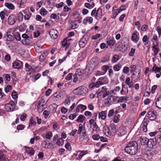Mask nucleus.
<instances>
[{
	"instance_id": "1",
	"label": "nucleus",
	"mask_w": 161,
	"mask_h": 161,
	"mask_svg": "<svg viewBox=\"0 0 161 161\" xmlns=\"http://www.w3.org/2000/svg\"><path fill=\"white\" fill-rule=\"evenodd\" d=\"M138 145L136 141H131L129 142L125 148V152L130 155L136 154L137 152Z\"/></svg>"
},
{
	"instance_id": "2",
	"label": "nucleus",
	"mask_w": 161,
	"mask_h": 161,
	"mask_svg": "<svg viewBox=\"0 0 161 161\" xmlns=\"http://www.w3.org/2000/svg\"><path fill=\"white\" fill-rule=\"evenodd\" d=\"M86 87L80 86L74 90L73 92L76 95L84 96L86 95Z\"/></svg>"
},
{
	"instance_id": "3",
	"label": "nucleus",
	"mask_w": 161,
	"mask_h": 161,
	"mask_svg": "<svg viewBox=\"0 0 161 161\" xmlns=\"http://www.w3.org/2000/svg\"><path fill=\"white\" fill-rule=\"evenodd\" d=\"M5 107L7 111H12L15 108L14 102L13 101H10L9 103L5 105Z\"/></svg>"
},
{
	"instance_id": "4",
	"label": "nucleus",
	"mask_w": 161,
	"mask_h": 161,
	"mask_svg": "<svg viewBox=\"0 0 161 161\" xmlns=\"http://www.w3.org/2000/svg\"><path fill=\"white\" fill-rule=\"evenodd\" d=\"M17 20L16 17L14 15H10L8 18V23L10 25H13L16 22Z\"/></svg>"
},
{
	"instance_id": "5",
	"label": "nucleus",
	"mask_w": 161,
	"mask_h": 161,
	"mask_svg": "<svg viewBox=\"0 0 161 161\" xmlns=\"http://www.w3.org/2000/svg\"><path fill=\"white\" fill-rule=\"evenodd\" d=\"M50 36L53 39H56L58 36V32L55 29H51L49 32Z\"/></svg>"
},
{
	"instance_id": "6",
	"label": "nucleus",
	"mask_w": 161,
	"mask_h": 161,
	"mask_svg": "<svg viewBox=\"0 0 161 161\" xmlns=\"http://www.w3.org/2000/svg\"><path fill=\"white\" fill-rule=\"evenodd\" d=\"M155 43L156 44L153 43V46L152 47V50L153 52L154 55L155 56L159 52L158 43L157 42H155Z\"/></svg>"
},
{
	"instance_id": "7",
	"label": "nucleus",
	"mask_w": 161,
	"mask_h": 161,
	"mask_svg": "<svg viewBox=\"0 0 161 161\" xmlns=\"http://www.w3.org/2000/svg\"><path fill=\"white\" fill-rule=\"evenodd\" d=\"M157 142V138L155 139H151L149 140H148L147 145L148 147L152 148L156 145Z\"/></svg>"
},
{
	"instance_id": "8",
	"label": "nucleus",
	"mask_w": 161,
	"mask_h": 161,
	"mask_svg": "<svg viewBox=\"0 0 161 161\" xmlns=\"http://www.w3.org/2000/svg\"><path fill=\"white\" fill-rule=\"evenodd\" d=\"M148 122L149 121L147 119L145 118L142 124L143 130L145 132H146L147 131V126Z\"/></svg>"
},
{
	"instance_id": "9",
	"label": "nucleus",
	"mask_w": 161,
	"mask_h": 161,
	"mask_svg": "<svg viewBox=\"0 0 161 161\" xmlns=\"http://www.w3.org/2000/svg\"><path fill=\"white\" fill-rule=\"evenodd\" d=\"M126 133V131L122 127L119 128L116 132V134L119 136L124 135Z\"/></svg>"
},
{
	"instance_id": "10",
	"label": "nucleus",
	"mask_w": 161,
	"mask_h": 161,
	"mask_svg": "<svg viewBox=\"0 0 161 161\" xmlns=\"http://www.w3.org/2000/svg\"><path fill=\"white\" fill-rule=\"evenodd\" d=\"M102 15V9L100 8H99L97 11L96 14L95 15V18L96 19L99 20L101 18Z\"/></svg>"
},
{
	"instance_id": "11",
	"label": "nucleus",
	"mask_w": 161,
	"mask_h": 161,
	"mask_svg": "<svg viewBox=\"0 0 161 161\" xmlns=\"http://www.w3.org/2000/svg\"><path fill=\"white\" fill-rule=\"evenodd\" d=\"M103 131L105 135L107 136L111 135V132L108 127L107 126H105L103 128Z\"/></svg>"
},
{
	"instance_id": "12",
	"label": "nucleus",
	"mask_w": 161,
	"mask_h": 161,
	"mask_svg": "<svg viewBox=\"0 0 161 161\" xmlns=\"http://www.w3.org/2000/svg\"><path fill=\"white\" fill-rule=\"evenodd\" d=\"M25 147L26 148V152L27 154L31 156L34 155L35 151L32 148L26 146Z\"/></svg>"
},
{
	"instance_id": "13",
	"label": "nucleus",
	"mask_w": 161,
	"mask_h": 161,
	"mask_svg": "<svg viewBox=\"0 0 161 161\" xmlns=\"http://www.w3.org/2000/svg\"><path fill=\"white\" fill-rule=\"evenodd\" d=\"M25 69L26 71H28L30 74L34 72L35 71L34 69L32 68L30 65L26 63L25 64Z\"/></svg>"
},
{
	"instance_id": "14",
	"label": "nucleus",
	"mask_w": 161,
	"mask_h": 161,
	"mask_svg": "<svg viewBox=\"0 0 161 161\" xmlns=\"http://www.w3.org/2000/svg\"><path fill=\"white\" fill-rule=\"evenodd\" d=\"M86 107L82 104H79L77 105L76 108V112H79L80 109H81L82 111L86 110Z\"/></svg>"
},
{
	"instance_id": "15",
	"label": "nucleus",
	"mask_w": 161,
	"mask_h": 161,
	"mask_svg": "<svg viewBox=\"0 0 161 161\" xmlns=\"http://www.w3.org/2000/svg\"><path fill=\"white\" fill-rule=\"evenodd\" d=\"M93 21V18L91 17H87L84 19L83 21V23L85 24H86L87 22L91 24Z\"/></svg>"
},
{
	"instance_id": "16",
	"label": "nucleus",
	"mask_w": 161,
	"mask_h": 161,
	"mask_svg": "<svg viewBox=\"0 0 161 161\" xmlns=\"http://www.w3.org/2000/svg\"><path fill=\"white\" fill-rule=\"evenodd\" d=\"M22 37L24 38L22 41V43L25 45H28V43L26 41L29 40V39H28L29 38V36L27 34H24L22 35Z\"/></svg>"
},
{
	"instance_id": "17",
	"label": "nucleus",
	"mask_w": 161,
	"mask_h": 161,
	"mask_svg": "<svg viewBox=\"0 0 161 161\" xmlns=\"http://www.w3.org/2000/svg\"><path fill=\"white\" fill-rule=\"evenodd\" d=\"M122 89L120 92L121 94L122 95H125L127 94L128 91L127 87L125 85H122Z\"/></svg>"
},
{
	"instance_id": "18",
	"label": "nucleus",
	"mask_w": 161,
	"mask_h": 161,
	"mask_svg": "<svg viewBox=\"0 0 161 161\" xmlns=\"http://www.w3.org/2000/svg\"><path fill=\"white\" fill-rule=\"evenodd\" d=\"M44 100L42 99L41 100V101H39L38 103L37 107L38 108V110L39 112H42L45 108L43 107L44 104H42V102Z\"/></svg>"
},
{
	"instance_id": "19",
	"label": "nucleus",
	"mask_w": 161,
	"mask_h": 161,
	"mask_svg": "<svg viewBox=\"0 0 161 161\" xmlns=\"http://www.w3.org/2000/svg\"><path fill=\"white\" fill-rule=\"evenodd\" d=\"M140 141L141 144L144 145L147 144L148 139L145 137L142 136L140 137Z\"/></svg>"
},
{
	"instance_id": "20",
	"label": "nucleus",
	"mask_w": 161,
	"mask_h": 161,
	"mask_svg": "<svg viewBox=\"0 0 161 161\" xmlns=\"http://www.w3.org/2000/svg\"><path fill=\"white\" fill-rule=\"evenodd\" d=\"M111 97H108V98L105 99L104 103L108 106H109L112 104Z\"/></svg>"
},
{
	"instance_id": "21",
	"label": "nucleus",
	"mask_w": 161,
	"mask_h": 161,
	"mask_svg": "<svg viewBox=\"0 0 161 161\" xmlns=\"http://www.w3.org/2000/svg\"><path fill=\"white\" fill-rule=\"evenodd\" d=\"M23 12L25 14L24 15V19L25 20H28L31 16V14L29 11H23Z\"/></svg>"
},
{
	"instance_id": "22",
	"label": "nucleus",
	"mask_w": 161,
	"mask_h": 161,
	"mask_svg": "<svg viewBox=\"0 0 161 161\" xmlns=\"http://www.w3.org/2000/svg\"><path fill=\"white\" fill-rule=\"evenodd\" d=\"M98 79L102 85L107 84L108 82V79L106 77H101L99 78Z\"/></svg>"
},
{
	"instance_id": "23",
	"label": "nucleus",
	"mask_w": 161,
	"mask_h": 161,
	"mask_svg": "<svg viewBox=\"0 0 161 161\" xmlns=\"http://www.w3.org/2000/svg\"><path fill=\"white\" fill-rule=\"evenodd\" d=\"M155 104L157 108L161 109V96L157 98Z\"/></svg>"
},
{
	"instance_id": "24",
	"label": "nucleus",
	"mask_w": 161,
	"mask_h": 161,
	"mask_svg": "<svg viewBox=\"0 0 161 161\" xmlns=\"http://www.w3.org/2000/svg\"><path fill=\"white\" fill-rule=\"evenodd\" d=\"M8 158H6L3 152L0 151V161H8Z\"/></svg>"
},
{
	"instance_id": "25",
	"label": "nucleus",
	"mask_w": 161,
	"mask_h": 161,
	"mask_svg": "<svg viewBox=\"0 0 161 161\" xmlns=\"http://www.w3.org/2000/svg\"><path fill=\"white\" fill-rule=\"evenodd\" d=\"M5 6L11 10H14L15 9L14 5L12 3H5Z\"/></svg>"
},
{
	"instance_id": "26",
	"label": "nucleus",
	"mask_w": 161,
	"mask_h": 161,
	"mask_svg": "<svg viewBox=\"0 0 161 161\" xmlns=\"http://www.w3.org/2000/svg\"><path fill=\"white\" fill-rule=\"evenodd\" d=\"M106 112L102 111L99 114V117L103 119H105L106 118Z\"/></svg>"
},
{
	"instance_id": "27",
	"label": "nucleus",
	"mask_w": 161,
	"mask_h": 161,
	"mask_svg": "<svg viewBox=\"0 0 161 161\" xmlns=\"http://www.w3.org/2000/svg\"><path fill=\"white\" fill-rule=\"evenodd\" d=\"M87 41L86 40L82 39L79 42V45L80 47H83L86 45Z\"/></svg>"
},
{
	"instance_id": "28",
	"label": "nucleus",
	"mask_w": 161,
	"mask_h": 161,
	"mask_svg": "<svg viewBox=\"0 0 161 161\" xmlns=\"http://www.w3.org/2000/svg\"><path fill=\"white\" fill-rule=\"evenodd\" d=\"M86 117L84 116L81 114L78 116L77 119L76 120V121L79 122L83 123Z\"/></svg>"
},
{
	"instance_id": "29",
	"label": "nucleus",
	"mask_w": 161,
	"mask_h": 161,
	"mask_svg": "<svg viewBox=\"0 0 161 161\" xmlns=\"http://www.w3.org/2000/svg\"><path fill=\"white\" fill-rule=\"evenodd\" d=\"M36 124V122L35 119L32 117H31L29 120V126H34Z\"/></svg>"
},
{
	"instance_id": "30",
	"label": "nucleus",
	"mask_w": 161,
	"mask_h": 161,
	"mask_svg": "<svg viewBox=\"0 0 161 161\" xmlns=\"http://www.w3.org/2000/svg\"><path fill=\"white\" fill-rule=\"evenodd\" d=\"M85 130V127H83L82 125L80 124L79 125V127L77 131V134H80L81 132Z\"/></svg>"
},
{
	"instance_id": "31",
	"label": "nucleus",
	"mask_w": 161,
	"mask_h": 161,
	"mask_svg": "<svg viewBox=\"0 0 161 161\" xmlns=\"http://www.w3.org/2000/svg\"><path fill=\"white\" fill-rule=\"evenodd\" d=\"M91 127H92V130L93 131H96L97 132L99 130V128L97 125L96 123H95V124L91 126Z\"/></svg>"
},
{
	"instance_id": "32",
	"label": "nucleus",
	"mask_w": 161,
	"mask_h": 161,
	"mask_svg": "<svg viewBox=\"0 0 161 161\" xmlns=\"http://www.w3.org/2000/svg\"><path fill=\"white\" fill-rule=\"evenodd\" d=\"M79 152H80L79 155V158L80 159H81V158H82L86 154L88 153V152L87 151H79Z\"/></svg>"
},
{
	"instance_id": "33",
	"label": "nucleus",
	"mask_w": 161,
	"mask_h": 161,
	"mask_svg": "<svg viewBox=\"0 0 161 161\" xmlns=\"http://www.w3.org/2000/svg\"><path fill=\"white\" fill-rule=\"evenodd\" d=\"M115 42V41L114 38H112L109 40L107 41V43L109 46H113Z\"/></svg>"
},
{
	"instance_id": "34",
	"label": "nucleus",
	"mask_w": 161,
	"mask_h": 161,
	"mask_svg": "<svg viewBox=\"0 0 161 161\" xmlns=\"http://www.w3.org/2000/svg\"><path fill=\"white\" fill-rule=\"evenodd\" d=\"M64 141V140L62 138H60L58 139L56 143L59 146H61L63 144Z\"/></svg>"
},
{
	"instance_id": "35",
	"label": "nucleus",
	"mask_w": 161,
	"mask_h": 161,
	"mask_svg": "<svg viewBox=\"0 0 161 161\" xmlns=\"http://www.w3.org/2000/svg\"><path fill=\"white\" fill-rule=\"evenodd\" d=\"M131 39L133 42H137L139 40V39L137 38V35L135 33L132 34Z\"/></svg>"
},
{
	"instance_id": "36",
	"label": "nucleus",
	"mask_w": 161,
	"mask_h": 161,
	"mask_svg": "<svg viewBox=\"0 0 161 161\" xmlns=\"http://www.w3.org/2000/svg\"><path fill=\"white\" fill-rule=\"evenodd\" d=\"M20 64L17 62H15L13 64V66L15 69H18L20 67Z\"/></svg>"
},
{
	"instance_id": "37",
	"label": "nucleus",
	"mask_w": 161,
	"mask_h": 161,
	"mask_svg": "<svg viewBox=\"0 0 161 161\" xmlns=\"http://www.w3.org/2000/svg\"><path fill=\"white\" fill-rule=\"evenodd\" d=\"M5 13L3 11H2L0 12V17L2 20V23H3L5 17Z\"/></svg>"
},
{
	"instance_id": "38",
	"label": "nucleus",
	"mask_w": 161,
	"mask_h": 161,
	"mask_svg": "<svg viewBox=\"0 0 161 161\" xmlns=\"http://www.w3.org/2000/svg\"><path fill=\"white\" fill-rule=\"evenodd\" d=\"M14 37L17 40L19 41L21 39L20 34L18 32H15L14 34Z\"/></svg>"
},
{
	"instance_id": "39",
	"label": "nucleus",
	"mask_w": 161,
	"mask_h": 161,
	"mask_svg": "<svg viewBox=\"0 0 161 161\" xmlns=\"http://www.w3.org/2000/svg\"><path fill=\"white\" fill-rule=\"evenodd\" d=\"M78 25L77 24V22L75 21L71 23V28L72 29H75L77 28Z\"/></svg>"
},
{
	"instance_id": "40",
	"label": "nucleus",
	"mask_w": 161,
	"mask_h": 161,
	"mask_svg": "<svg viewBox=\"0 0 161 161\" xmlns=\"http://www.w3.org/2000/svg\"><path fill=\"white\" fill-rule=\"evenodd\" d=\"M102 85L101 83L99 81V80H98V81L96 82L95 83H93L92 85L93 88L95 87L97 88L99 87L100 85Z\"/></svg>"
},
{
	"instance_id": "41",
	"label": "nucleus",
	"mask_w": 161,
	"mask_h": 161,
	"mask_svg": "<svg viewBox=\"0 0 161 161\" xmlns=\"http://www.w3.org/2000/svg\"><path fill=\"white\" fill-rule=\"evenodd\" d=\"M121 67V65L118 64L117 65H114L113 67L114 70L116 71H119Z\"/></svg>"
},
{
	"instance_id": "42",
	"label": "nucleus",
	"mask_w": 161,
	"mask_h": 161,
	"mask_svg": "<svg viewBox=\"0 0 161 161\" xmlns=\"http://www.w3.org/2000/svg\"><path fill=\"white\" fill-rule=\"evenodd\" d=\"M47 11L44 8H42L40 11V14L41 15L44 16L47 13Z\"/></svg>"
},
{
	"instance_id": "43",
	"label": "nucleus",
	"mask_w": 161,
	"mask_h": 161,
	"mask_svg": "<svg viewBox=\"0 0 161 161\" xmlns=\"http://www.w3.org/2000/svg\"><path fill=\"white\" fill-rule=\"evenodd\" d=\"M119 59V56L117 55H115L112 58V62L114 63L117 62Z\"/></svg>"
},
{
	"instance_id": "44",
	"label": "nucleus",
	"mask_w": 161,
	"mask_h": 161,
	"mask_svg": "<svg viewBox=\"0 0 161 161\" xmlns=\"http://www.w3.org/2000/svg\"><path fill=\"white\" fill-rule=\"evenodd\" d=\"M118 98L119 102H123L127 100V97L122 96L118 97Z\"/></svg>"
},
{
	"instance_id": "45",
	"label": "nucleus",
	"mask_w": 161,
	"mask_h": 161,
	"mask_svg": "<svg viewBox=\"0 0 161 161\" xmlns=\"http://www.w3.org/2000/svg\"><path fill=\"white\" fill-rule=\"evenodd\" d=\"M7 38L6 39V41H12L14 40V36L10 34L7 35Z\"/></svg>"
},
{
	"instance_id": "46",
	"label": "nucleus",
	"mask_w": 161,
	"mask_h": 161,
	"mask_svg": "<svg viewBox=\"0 0 161 161\" xmlns=\"http://www.w3.org/2000/svg\"><path fill=\"white\" fill-rule=\"evenodd\" d=\"M80 137L84 139H85L88 137L86 134V130H84V131L82 133L80 136Z\"/></svg>"
},
{
	"instance_id": "47",
	"label": "nucleus",
	"mask_w": 161,
	"mask_h": 161,
	"mask_svg": "<svg viewBox=\"0 0 161 161\" xmlns=\"http://www.w3.org/2000/svg\"><path fill=\"white\" fill-rule=\"evenodd\" d=\"M157 142L159 145L161 146V133L157 136Z\"/></svg>"
},
{
	"instance_id": "48",
	"label": "nucleus",
	"mask_w": 161,
	"mask_h": 161,
	"mask_svg": "<svg viewBox=\"0 0 161 161\" xmlns=\"http://www.w3.org/2000/svg\"><path fill=\"white\" fill-rule=\"evenodd\" d=\"M109 68V66L108 65H106L103 66L101 68V69L104 71L103 73L104 74L107 71V69Z\"/></svg>"
},
{
	"instance_id": "49",
	"label": "nucleus",
	"mask_w": 161,
	"mask_h": 161,
	"mask_svg": "<svg viewBox=\"0 0 161 161\" xmlns=\"http://www.w3.org/2000/svg\"><path fill=\"white\" fill-rule=\"evenodd\" d=\"M130 72H133L136 69V66L135 65H132L130 66Z\"/></svg>"
},
{
	"instance_id": "50",
	"label": "nucleus",
	"mask_w": 161,
	"mask_h": 161,
	"mask_svg": "<svg viewBox=\"0 0 161 161\" xmlns=\"http://www.w3.org/2000/svg\"><path fill=\"white\" fill-rule=\"evenodd\" d=\"M80 76L79 75L77 74L76 73L74 75H73L74 77V80L73 82L74 83L76 82L78 80V77Z\"/></svg>"
},
{
	"instance_id": "51",
	"label": "nucleus",
	"mask_w": 161,
	"mask_h": 161,
	"mask_svg": "<svg viewBox=\"0 0 161 161\" xmlns=\"http://www.w3.org/2000/svg\"><path fill=\"white\" fill-rule=\"evenodd\" d=\"M112 102L113 103H119L118 97H113Z\"/></svg>"
},
{
	"instance_id": "52",
	"label": "nucleus",
	"mask_w": 161,
	"mask_h": 161,
	"mask_svg": "<svg viewBox=\"0 0 161 161\" xmlns=\"http://www.w3.org/2000/svg\"><path fill=\"white\" fill-rule=\"evenodd\" d=\"M148 117L150 120H153L156 119V116H155V115H153L150 114L149 115L148 114Z\"/></svg>"
},
{
	"instance_id": "53",
	"label": "nucleus",
	"mask_w": 161,
	"mask_h": 161,
	"mask_svg": "<svg viewBox=\"0 0 161 161\" xmlns=\"http://www.w3.org/2000/svg\"><path fill=\"white\" fill-rule=\"evenodd\" d=\"M70 103V97H67V98L65 99L64 103L65 105H69Z\"/></svg>"
},
{
	"instance_id": "54",
	"label": "nucleus",
	"mask_w": 161,
	"mask_h": 161,
	"mask_svg": "<svg viewBox=\"0 0 161 161\" xmlns=\"http://www.w3.org/2000/svg\"><path fill=\"white\" fill-rule=\"evenodd\" d=\"M135 52V49L133 48H131L130 52L129 53V55L130 56H133Z\"/></svg>"
},
{
	"instance_id": "55",
	"label": "nucleus",
	"mask_w": 161,
	"mask_h": 161,
	"mask_svg": "<svg viewBox=\"0 0 161 161\" xmlns=\"http://www.w3.org/2000/svg\"><path fill=\"white\" fill-rule=\"evenodd\" d=\"M12 96L13 99H16L18 97L17 92L14 91L12 93Z\"/></svg>"
},
{
	"instance_id": "56",
	"label": "nucleus",
	"mask_w": 161,
	"mask_h": 161,
	"mask_svg": "<svg viewBox=\"0 0 161 161\" xmlns=\"http://www.w3.org/2000/svg\"><path fill=\"white\" fill-rule=\"evenodd\" d=\"M77 114L76 113L73 114H71L69 116V118L71 120H73L77 116Z\"/></svg>"
},
{
	"instance_id": "57",
	"label": "nucleus",
	"mask_w": 161,
	"mask_h": 161,
	"mask_svg": "<svg viewBox=\"0 0 161 161\" xmlns=\"http://www.w3.org/2000/svg\"><path fill=\"white\" fill-rule=\"evenodd\" d=\"M110 127L112 131H115L116 127L114 123H111L110 125Z\"/></svg>"
},
{
	"instance_id": "58",
	"label": "nucleus",
	"mask_w": 161,
	"mask_h": 161,
	"mask_svg": "<svg viewBox=\"0 0 161 161\" xmlns=\"http://www.w3.org/2000/svg\"><path fill=\"white\" fill-rule=\"evenodd\" d=\"M129 71V68L127 66H125L123 69V72L125 74H127Z\"/></svg>"
},
{
	"instance_id": "59",
	"label": "nucleus",
	"mask_w": 161,
	"mask_h": 161,
	"mask_svg": "<svg viewBox=\"0 0 161 161\" xmlns=\"http://www.w3.org/2000/svg\"><path fill=\"white\" fill-rule=\"evenodd\" d=\"M53 136V134L52 132H50L47 133L46 135V138L47 139H50Z\"/></svg>"
},
{
	"instance_id": "60",
	"label": "nucleus",
	"mask_w": 161,
	"mask_h": 161,
	"mask_svg": "<svg viewBox=\"0 0 161 161\" xmlns=\"http://www.w3.org/2000/svg\"><path fill=\"white\" fill-rule=\"evenodd\" d=\"M44 142H46L45 148L49 149L52 147V144L51 143H48L47 144L46 141H44Z\"/></svg>"
},
{
	"instance_id": "61",
	"label": "nucleus",
	"mask_w": 161,
	"mask_h": 161,
	"mask_svg": "<svg viewBox=\"0 0 161 161\" xmlns=\"http://www.w3.org/2000/svg\"><path fill=\"white\" fill-rule=\"evenodd\" d=\"M12 89V86L10 85H8L5 89V92L6 93H8Z\"/></svg>"
},
{
	"instance_id": "62",
	"label": "nucleus",
	"mask_w": 161,
	"mask_h": 161,
	"mask_svg": "<svg viewBox=\"0 0 161 161\" xmlns=\"http://www.w3.org/2000/svg\"><path fill=\"white\" fill-rule=\"evenodd\" d=\"M27 115L25 114H23L22 115L20 116V119L21 121H24L25 120V119L26 118Z\"/></svg>"
},
{
	"instance_id": "63",
	"label": "nucleus",
	"mask_w": 161,
	"mask_h": 161,
	"mask_svg": "<svg viewBox=\"0 0 161 161\" xmlns=\"http://www.w3.org/2000/svg\"><path fill=\"white\" fill-rule=\"evenodd\" d=\"M100 36V35L99 34H97L94 36H92V39L93 40H96L99 38Z\"/></svg>"
},
{
	"instance_id": "64",
	"label": "nucleus",
	"mask_w": 161,
	"mask_h": 161,
	"mask_svg": "<svg viewBox=\"0 0 161 161\" xmlns=\"http://www.w3.org/2000/svg\"><path fill=\"white\" fill-rule=\"evenodd\" d=\"M92 138L94 140H98L100 138V136L98 134L94 135L92 136Z\"/></svg>"
}]
</instances>
